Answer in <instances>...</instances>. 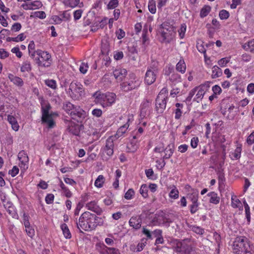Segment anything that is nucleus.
<instances>
[{"label": "nucleus", "instance_id": "1", "mask_svg": "<svg viewBox=\"0 0 254 254\" xmlns=\"http://www.w3.org/2000/svg\"><path fill=\"white\" fill-rule=\"evenodd\" d=\"M77 228L80 232L81 230L88 231L95 229L98 225H102L103 224V220L102 218L97 216L88 211H85L80 216L78 222L77 218L75 219Z\"/></svg>", "mask_w": 254, "mask_h": 254}, {"label": "nucleus", "instance_id": "2", "mask_svg": "<svg viewBox=\"0 0 254 254\" xmlns=\"http://www.w3.org/2000/svg\"><path fill=\"white\" fill-rule=\"evenodd\" d=\"M234 254H252V247L245 237H237L233 243Z\"/></svg>", "mask_w": 254, "mask_h": 254}, {"label": "nucleus", "instance_id": "3", "mask_svg": "<svg viewBox=\"0 0 254 254\" xmlns=\"http://www.w3.org/2000/svg\"><path fill=\"white\" fill-rule=\"evenodd\" d=\"M68 93L74 100H80L85 97V95L83 85L80 82L75 81H72L70 83Z\"/></svg>", "mask_w": 254, "mask_h": 254}, {"label": "nucleus", "instance_id": "4", "mask_svg": "<svg viewBox=\"0 0 254 254\" xmlns=\"http://www.w3.org/2000/svg\"><path fill=\"white\" fill-rule=\"evenodd\" d=\"M158 73V63L153 61L147 67L144 77V82L147 85L153 84L156 80Z\"/></svg>", "mask_w": 254, "mask_h": 254}, {"label": "nucleus", "instance_id": "5", "mask_svg": "<svg viewBox=\"0 0 254 254\" xmlns=\"http://www.w3.org/2000/svg\"><path fill=\"white\" fill-rule=\"evenodd\" d=\"M128 76V80L120 85L121 89L127 92L138 88L140 84V81L134 73L129 74Z\"/></svg>", "mask_w": 254, "mask_h": 254}, {"label": "nucleus", "instance_id": "6", "mask_svg": "<svg viewBox=\"0 0 254 254\" xmlns=\"http://www.w3.org/2000/svg\"><path fill=\"white\" fill-rule=\"evenodd\" d=\"M171 243L173 250L180 254H190L192 251L191 246L186 243L185 240L181 241L176 239Z\"/></svg>", "mask_w": 254, "mask_h": 254}, {"label": "nucleus", "instance_id": "7", "mask_svg": "<svg viewBox=\"0 0 254 254\" xmlns=\"http://www.w3.org/2000/svg\"><path fill=\"white\" fill-rule=\"evenodd\" d=\"M36 54L40 57V58L36 59V63L39 66H50L51 63V56L48 52L37 50L36 51Z\"/></svg>", "mask_w": 254, "mask_h": 254}, {"label": "nucleus", "instance_id": "8", "mask_svg": "<svg viewBox=\"0 0 254 254\" xmlns=\"http://www.w3.org/2000/svg\"><path fill=\"white\" fill-rule=\"evenodd\" d=\"M167 97L162 93H159L156 99L155 110L158 114H162L166 107Z\"/></svg>", "mask_w": 254, "mask_h": 254}, {"label": "nucleus", "instance_id": "9", "mask_svg": "<svg viewBox=\"0 0 254 254\" xmlns=\"http://www.w3.org/2000/svg\"><path fill=\"white\" fill-rule=\"evenodd\" d=\"M189 199L192 202V204L190 205V212L192 214H194L198 209V191L194 190L193 192L189 195Z\"/></svg>", "mask_w": 254, "mask_h": 254}, {"label": "nucleus", "instance_id": "10", "mask_svg": "<svg viewBox=\"0 0 254 254\" xmlns=\"http://www.w3.org/2000/svg\"><path fill=\"white\" fill-rule=\"evenodd\" d=\"M70 115L72 119L79 122H81V120L84 118L85 112L80 108V107L76 106L70 112Z\"/></svg>", "mask_w": 254, "mask_h": 254}, {"label": "nucleus", "instance_id": "11", "mask_svg": "<svg viewBox=\"0 0 254 254\" xmlns=\"http://www.w3.org/2000/svg\"><path fill=\"white\" fill-rule=\"evenodd\" d=\"M158 33L161 35L160 41L161 43H170L173 40L175 35V31L170 32L169 31L158 30Z\"/></svg>", "mask_w": 254, "mask_h": 254}, {"label": "nucleus", "instance_id": "12", "mask_svg": "<svg viewBox=\"0 0 254 254\" xmlns=\"http://www.w3.org/2000/svg\"><path fill=\"white\" fill-rule=\"evenodd\" d=\"M151 102L146 100L142 102L140 106V117L141 119L148 116L150 114Z\"/></svg>", "mask_w": 254, "mask_h": 254}, {"label": "nucleus", "instance_id": "13", "mask_svg": "<svg viewBox=\"0 0 254 254\" xmlns=\"http://www.w3.org/2000/svg\"><path fill=\"white\" fill-rule=\"evenodd\" d=\"M114 142L112 136L109 137L106 142V145L104 148V151L109 156H111L114 153Z\"/></svg>", "mask_w": 254, "mask_h": 254}, {"label": "nucleus", "instance_id": "14", "mask_svg": "<svg viewBox=\"0 0 254 254\" xmlns=\"http://www.w3.org/2000/svg\"><path fill=\"white\" fill-rule=\"evenodd\" d=\"M128 223L130 227L135 230H138L141 227L142 220L139 216H132Z\"/></svg>", "mask_w": 254, "mask_h": 254}, {"label": "nucleus", "instance_id": "15", "mask_svg": "<svg viewBox=\"0 0 254 254\" xmlns=\"http://www.w3.org/2000/svg\"><path fill=\"white\" fill-rule=\"evenodd\" d=\"M105 99L104 107L111 106L115 102L116 99V95L113 92H107L105 93Z\"/></svg>", "mask_w": 254, "mask_h": 254}, {"label": "nucleus", "instance_id": "16", "mask_svg": "<svg viewBox=\"0 0 254 254\" xmlns=\"http://www.w3.org/2000/svg\"><path fill=\"white\" fill-rule=\"evenodd\" d=\"M86 207L88 210L92 211L98 215H100L103 211L102 209L97 204L95 201H91L86 204Z\"/></svg>", "mask_w": 254, "mask_h": 254}, {"label": "nucleus", "instance_id": "17", "mask_svg": "<svg viewBox=\"0 0 254 254\" xmlns=\"http://www.w3.org/2000/svg\"><path fill=\"white\" fill-rule=\"evenodd\" d=\"M49 117L46 119V122H42V124L47 125L48 128H52L56 126L55 122L53 120L55 117H58V114L57 112H51L49 113Z\"/></svg>", "mask_w": 254, "mask_h": 254}, {"label": "nucleus", "instance_id": "18", "mask_svg": "<svg viewBox=\"0 0 254 254\" xmlns=\"http://www.w3.org/2000/svg\"><path fill=\"white\" fill-rule=\"evenodd\" d=\"M113 74L116 79L122 81L127 74V70L125 68L116 69L113 72Z\"/></svg>", "mask_w": 254, "mask_h": 254}, {"label": "nucleus", "instance_id": "19", "mask_svg": "<svg viewBox=\"0 0 254 254\" xmlns=\"http://www.w3.org/2000/svg\"><path fill=\"white\" fill-rule=\"evenodd\" d=\"M51 108V106L49 103L46 104L45 106L42 104V122H46V119L49 117V113Z\"/></svg>", "mask_w": 254, "mask_h": 254}, {"label": "nucleus", "instance_id": "20", "mask_svg": "<svg viewBox=\"0 0 254 254\" xmlns=\"http://www.w3.org/2000/svg\"><path fill=\"white\" fill-rule=\"evenodd\" d=\"M18 158L21 164L24 165V167L27 165L29 161L28 155L24 150H21L19 152Z\"/></svg>", "mask_w": 254, "mask_h": 254}, {"label": "nucleus", "instance_id": "21", "mask_svg": "<svg viewBox=\"0 0 254 254\" xmlns=\"http://www.w3.org/2000/svg\"><path fill=\"white\" fill-rule=\"evenodd\" d=\"M4 206L9 215L14 218H18V215L15 210L14 206L11 203L8 202L6 205H4Z\"/></svg>", "mask_w": 254, "mask_h": 254}, {"label": "nucleus", "instance_id": "22", "mask_svg": "<svg viewBox=\"0 0 254 254\" xmlns=\"http://www.w3.org/2000/svg\"><path fill=\"white\" fill-rule=\"evenodd\" d=\"M7 121L11 125L12 128L14 130L17 131L19 129V126L16 119L14 116L8 115L7 116Z\"/></svg>", "mask_w": 254, "mask_h": 254}, {"label": "nucleus", "instance_id": "23", "mask_svg": "<svg viewBox=\"0 0 254 254\" xmlns=\"http://www.w3.org/2000/svg\"><path fill=\"white\" fill-rule=\"evenodd\" d=\"M93 97L95 98L96 102L100 104L103 107H104L105 99V93H101L99 92H95Z\"/></svg>", "mask_w": 254, "mask_h": 254}, {"label": "nucleus", "instance_id": "24", "mask_svg": "<svg viewBox=\"0 0 254 254\" xmlns=\"http://www.w3.org/2000/svg\"><path fill=\"white\" fill-rule=\"evenodd\" d=\"M174 151V145L173 144H169L164 150L165 155L163 156V159H169L173 154Z\"/></svg>", "mask_w": 254, "mask_h": 254}, {"label": "nucleus", "instance_id": "25", "mask_svg": "<svg viewBox=\"0 0 254 254\" xmlns=\"http://www.w3.org/2000/svg\"><path fill=\"white\" fill-rule=\"evenodd\" d=\"M8 78L11 82L17 86L21 87L23 85V81L22 79L18 76H14L12 74H9Z\"/></svg>", "mask_w": 254, "mask_h": 254}, {"label": "nucleus", "instance_id": "26", "mask_svg": "<svg viewBox=\"0 0 254 254\" xmlns=\"http://www.w3.org/2000/svg\"><path fill=\"white\" fill-rule=\"evenodd\" d=\"M207 196L210 197L209 202L210 203L217 204L219 203L220 197L218 194L214 191H211L207 194Z\"/></svg>", "mask_w": 254, "mask_h": 254}, {"label": "nucleus", "instance_id": "27", "mask_svg": "<svg viewBox=\"0 0 254 254\" xmlns=\"http://www.w3.org/2000/svg\"><path fill=\"white\" fill-rule=\"evenodd\" d=\"M138 148L137 140L131 139L129 144L127 145V149L128 152H134Z\"/></svg>", "mask_w": 254, "mask_h": 254}, {"label": "nucleus", "instance_id": "28", "mask_svg": "<svg viewBox=\"0 0 254 254\" xmlns=\"http://www.w3.org/2000/svg\"><path fill=\"white\" fill-rule=\"evenodd\" d=\"M81 127L79 125H71L69 127L68 130L72 134L78 136L79 135Z\"/></svg>", "mask_w": 254, "mask_h": 254}, {"label": "nucleus", "instance_id": "29", "mask_svg": "<svg viewBox=\"0 0 254 254\" xmlns=\"http://www.w3.org/2000/svg\"><path fill=\"white\" fill-rule=\"evenodd\" d=\"M159 30L169 31L172 32L175 31V27L170 25L169 23L165 22L160 25Z\"/></svg>", "mask_w": 254, "mask_h": 254}, {"label": "nucleus", "instance_id": "30", "mask_svg": "<svg viewBox=\"0 0 254 254\" xmlns=\"http://www.w3.org/2000/svg\"><path fill=\"white\" fill-rule=\"evenodd\" d=\"M108 248L103 243H98L96 245V250L101 254H106L108 253Z\"/></svg>", "mask_w": 254, "mask_h": 254}, {"label": "nucleus", "instance_id": "31", "mask_svg": "<svg viewBox=\"0 0 254 254\" xmlns=\"http://www.w3.org/2000/svg\"><path fill=\"white\" fill-rule=\"evenodd\" d=\"M222 75V71L220 68L217 66H214L212 68L211 77L216 78Z\"/></svg>", "mask_w": 254, "mask_h": 254}, {"label": "nucleus", "instance_id": "32", "mask_svg": "<svg viewBox=\"0 0 254 254\" xmlns=\"http://www.w3.org/2000/svg\"><path fill=\"white\" fill-rule=\"evenodd\" d=\"M242 151L241 147H237L234 152H231L230 155L232 160H238L241 157Z\"/></svg>", "mask_w": 254, "mask_h": 254}, {"label": "nucleus", "instance_id": "33", "mask_svg": "<svg viewBox=\"0 0 254 254\" xmlns=\"http://www.w3.org/2000/svg\"><path fill=\"white\" fill-rule=\"evenodd\" d=\"M176 70L182 73H184L186 70V64L183 60H180L176 65Z\"/></svg>", "mask_w": 254, "mask_h": 254}, {"label": "nucleus", "instance_id": "34", "mask_svg": "<svg viewBox=\"0 0 254 254\" xmlns=\"http://www.w3.org/2000/svg\"><path fill=\"white\" fill-rule=\"evenodd\" d=\"M129 127L128 123H126L124 125L121 126L117 130L115 136L119 138L122 136L127 131Z\"/></svg>", "mask_w": 254, "mask_h": 254}, {"label": "nucleus", "instance_id": "35", "mask_svg": "<svg viewBox=\"0 0 254 254\" xmlns=\"http://www.w3.org/2000/svg\"><path fill=\"white\" fill-rule=\"evenodd\" d=\"M61 228L65 238L66 239H70L71 237V235L67 225L65 223H63L61 225Z\"/></svg>", "mask_w": 254, "mask_h": 254}, {"label": "nucleus", "instance_id": "36", "mask_svg": "<svg viewBox=\"0 0 254 254\" xmlns=\"http://www.w3.org/2000/svg\"><path fill=\"white\" fill-rule=\"evenodd\" d=\"M189 227L190 230L192 231L193 232L197 234L202 235L204 233V229L196 225H190L189 226Z\"/></svg>", "mask_w": 254, "mask_h": 254}, {"label": "nucleus", "instance_id": "37", "mask_svg": "<svg viewBox=\"0 0 254 254\" xmlns=\"http://www.w3.org/2000/svg\"><path fill=\"white\" fill-rule=\"evenodd\" d=\"M198 87L197 93H196V94L195 95V97L193 99V101H196L197 103H198L202 99V98L205 94V91H204V90L200 89V88L199 87Z\"/></svg>", "mask_w": 254, "mask_h": 254}, {"label": "nucleus", "instance_id": "38", "mask_svg": "<svg viewBox=\"0 0 254 254\" xmlns=\"http://www.w3.org/2000/svg\"><path fill=\"white\" fill-rule=\"evenodd\" d=\"M31 18H39L43 19L46 18V14L43 11H37L32 12L30 16Z\"/></svg>", "mask_w": 254, "mask_h": 254}, {"label": "nucleus", "instance_id": "39", "mask_svg": "<svg viewBox=\"0 0 254 254\" xmlns=\"http://www.w3.org/2000/svg\"><path fill=\"white\" fill-rule=\"evenodd\" d=\"M211 11V7L209 5H204L200 10V17L204 18L206 17Z\"/></svg>", "mask_w": 254, "mask_h": 254}, {"label": "nucleus", "instance_id": "40", "mask_svg": "<svg viewBox=\"0 0 254 254\" xmlns=\"http://www.w3.org/2000/svg\"><path fill=\"white\" fill-rule=\"evenodd\" d=\"M104 182L105 178L103 175H100L98 177L97 179L95 180L94 185L96 187L100 188L103 187Z\"/></svg>", "mask_w": 254, "mask_h": 254}, {"label": "nucleus", "instance_id": "41", "mask_svg": "<svg viewBox=\"0 0 254 254\" xmlns=\"http://www.w3.org/2000/svg\"><path fill=\"white\" fill-rule=\"evenodd\" d=\"M31 70L30 62L26 61L23 63L20 70L22 72H29Z\"/></svg>", "mask_w": 254, "mask_h": 254}, {"label": "nucleus", "instance_id": "42", "mask_svg": "<svg viewBox=\"0 0 254 254\" xmlns=\"http://www.w3.org/2000/svg\"><path fill=\"white\" fill-rule=\"evenodd\" d=\"M76 106L71 104L69 102H66L64 104L63 108L64 110L68 114L72 111Z\"/></svg>", "mask_w": 254, "mask_h": 254}, {"label": "nucleus", "instance_id": "43", "mask_svg": "<svg viewBox=\"0 0 254 254\" xmlns=\"http://www.w3.org/2000/svg\"><path fill=\"white\" fill-rule=\"evenodd\" d=\"M148 9L149 11L152 13L154 14L156 12V3L155 1L154 0H150L148 3Z\"/></svg>", "mask_w": 254, "mask_h": 254}, {"label": "nucleus", "instance_id": "44", "mask_svg": "<svg viewBox=\"0 0 254 254\" xmlns=\"http://www.w3.org/2000/svg\"><path fill=\"white\" fill-rule=\"evenodd\" d=\"M148 188L146 184L141 185L139 191L140 194L143 197L146 198L148 196Z\"/></svg>", "mask_w": 254, "mask_h": 254}, {"label": "nucleus", "instance_id": "45", "mask_svg": "<svg viewBox=\"0 0 254 254\" xmlns=\"http://www.w3.org/2000/svg\"><path fill=\"white\" fill-rule=\"evenodd\" d=\"M231 200L232 206L233 208H238L242 204L240 200L237 198L236 196H232Z\"/></svg>", "mask_w": 254, "mask_h": 254}, {"label": "nucleus", "instance_id": "46", "mask_svg": "<svg viewBox=\"0 0 254 254\" xmlns=\"http://www.w3.org/2000/svg\"><path fill=\"white\" fill-rule=\"evenodd\" d=\"M169 79L173 82H181V77L180 75L177 73H173L169 77Z\"/></svg>", "mask_w": 254, "mask_h": 254}, {"label": "nucleus", "instance_id": "47", "mask_svg": "<svg viewBox=\"0 0 254 254\" xmlns=\"http://www.w3.org/2000/svg\"><path fill=\"white\" fill-rule=\"evenodd\" d=\"M147 33V29H144L143 30V32H142V44L145 46H147L149 43V39L146 35Z\"/></svg>", "mask_w": 254, "mask_h": 254}, {"label": "nucleus", "instance_id": "48", "mask_svg": "<svg viewBox=\"0 0 254 254\" xmlns=\"http://www.w3.org/2000/svg\"><path fill=\"white\" fill-rule=\"evenodd\" d=\"M119 5L118 0H111L107 5L108 9H112L117 7Z\"/></svg>", "mask_w": 254, "mask_h": 254}, {"label": "nucleus", "instance_id": "49", "mask_svg": "<svg viewBox=\"0 0 254 254\" xmlns=\"http://www.w3.org/2000/svg\"><path fill=\"white\" fill-rule=\"evenodd\" d=\"M30 3L31 7H32V10L40 8L43 5L42 2L39 0H35L33 1L30 2Z\"/></svg>", "mask_w": 254, "mask_h": 254}, {"label": "nucleus", "instance_id": "50", "mask_svg": "<svg viewBox=\"0 0 254 254\" xmlns=\"http://www.w3.org/2000/svg\"><path fill=\"white\" fill-rule=\"evenodd\" d=\"M219 15L220 18L222 20L228 19L230 15L229 12L225 9L220 10Z\"/></svg>", "mask_w": 254, "mask_h": 254}, {"label": "nucleus", "instance_id": "51", "mask_svg": "<svg viewBox=\"0 0 254 254\" xmlns=\"http://www.w3.org/2000/svg\"><path fill=\"white\" fill-rule=\"evenodd\" d=\"M186 27L187 26L185 24H182L180 28L178 30L179 36L181 39H183L185 36L186 31Z\"/></svg>", "mask_w": 254, "mask_h": 254}, {"label": "nucleus", "instance_id": "52", "mask_svg": "<svg viewBox=\"0 0 254 254\" xmlns=\"http://www.w3.org/2000/svg\"><path fill=\"white\" fill-rule=\"evenodd\" d=\"M169 196L174 199H177L179 197V191L178 190L175 188L172 189L169 193Z\"/></svg>", "mask_w": 254, "mask_h": 254}, {"label": "nucleus", "instance_id": "53", "mask_svg": "<svg viewBox=\"0 0 254 254\" xmlns=\"http://www.w3.org/2000/svg\"><path fill=\"white\" fill-rule=\"evenodd\" d=\"M134 195V191L132 189H129L125 193V198L127 199H131Z\"/></svg>", "mask_w": 254, "mask_h": 254}, {"label": "nucleus", "instance_id": "54", "mask_svg": "<svg viewBox=\"0 0 254 254\" xmlns=\"http://www.w3.org/2000/svg\"><path fill=\"white\" fill-rule=\"evenodd\" d=\"M146 240H144V239L141 240V242L139 243L136 247V252H140L141 251L146 244Z\"/></svg>", "mask_w": 254, "mask_h": 254}, {"label": "nucleus", "instance_id": "55", "mask_svg": "<svg viewBox=\"0 0 254 254\" xmlns=\"http://www.w3.org/2000/svg\"><path fill=\"white\" fill-rule=\"evenodd\" d=\"M198 87H195L193 88L189 93L188 96L187 97L186 100L187 102H190L192 99V97L195 94L196 91L197 90Z\"/></svg>", "mask_w": 254, "mask_h": 254}, {"label": "nucleus", "instance_id": "56", "mask_svg": "<svg viewBox=\"0 0 254 254\" xmlns=\"http://www.w3.org/2000/svg\"><path fill=\"white\" fill-rule=\"evenodd\" d=\"M25 231L29 237L32 238L35 236V230L32 226L25 228Z\"/></svg>", "mask_w": 254, "mask_h": 254}, {"label": "nucleus", "instance_id": "57", "mask_svg": "<svg viewBox=\"0 0 254 254\" xmlns=\"http://www.w3.org/2000/svg\"><path fill=\"white\" fill-rule=\"evenodd\" d=\"M60 17L63 21H67L70 18V14L68 11H64L62 14H60Z\"/></svg>", "mask_w": 254, "mask_h": 254}, {"label": "nucleus", "instance_id": "58", "mask_svg": "<svg viewBox=\"0 0 254 254\" xmlns=\"http://www.w3.org/2000/svg\"><path fill=\"white\" fill-rule=\"evenodd\" d=\"M45 83L48 86L51 87V88L54 89L56 88L57 84L55 80L53 79L48 80H46Z\"/></svg>", "mask_w": 254, "mask_h": 254}, {"label": "nucleus", "instance_id": "59", "mask_svg": "<svg viewBox=\"0 0 254 254\" xmlns=\"http://www.w3.org/2000/svg\"><path fill=\"white\" fill-rule=\"evenodd\" d=\"M51 19L53 21V22L52 23L55 24H60L63 21L62 18L60 16L58 15H53L51 17Z\"/></svg>", "mask_w": 254, "mask_h": 254}, {"label": "nucleus", "instance_id": "60", "mask_svg": "<svg viewBox=\"0 0 254 254\" xmlns=\"http://www.w3.org/2000/svg\"><path fill=\"white\" fill-rule=\"evenodd\" d=\"M19 172V169L18 168L14 166L13 167L12 169L11 170H10L8 172V174L11 175V176L13 177H15Z\"/></svg>", "mask_w": 254, "mask_h": 254}, {"label": "nucleus", "instance_id": "61", "mask_svg": "<svg viewBox=\"0 0 254 254\" xmlns=\"http://www.w3.org/2000/svg\"><path fill=\"white\" fill-rule=\"evenodd\" d=\"M54 199V194L50 193L47 195L45 197V201L47 204H52Z\"/></svg>", "mask_w": 254, "mask_h": 254}, {"label": "nucleus", "instance_id": "62", "mask_svg": "<svg viewBox=\"0 0 254 254\" xmlns=\"http://www.w3.org/2000/svg\"><path fill=\"white\" fill-rule=\"evenodd\" d=\"M82 13V10L81 9L75 10L73 13L74 20H77L79 19L81 16Z\"/></svg>", "mask_w": 254, "mask_h": 254}, {"label": "nucleus", "instance_id": "63", "mask_svg": "<svg viewBox=\"0 0 254 254\" xmlns=\"http://www.w3.org/2000/svg\"><path fill=\"white\" fill-rule=\"evenodd\" d=\"M247 142L249 145H252L254 143V131L252 132L248 137Z\"/></svg>", "mask_w": 254, "mask_h": 254}, {"label": "nucleus", "instance_id": "64", "mask_svg": "<svg viewBox=\"0 0 254 254\" xmlns=\"http://www.w3.org/2000/svg\"><path fill=\"white\" fill-rule=\"evenodd\" d=\"M108 253L106 254H120L118 249L114 248H108Z\"/></svg>", "mask_w": 254, "mask_h": 254}]
</instances>
